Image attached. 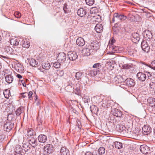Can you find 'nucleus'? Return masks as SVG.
<instances>
[{"mask_svg": "<svg viewBox=\"0 0 155 155\" xmlns=\"http://www.w3.org/2000/svg\"><path fill=\"white\" fill-rule=\"evenodd\" d=\"M96 9V8H92L91 9L90 11L91 12H92V13H93V11L94 10Z\"/></svg>", "mask_w": 155, "mask_h": 155, "instance_id": "bf43d9fd", "label": "nucleus"}, {"mask_svg": "<svg viewBox=\"0 0 155 155\" xmlns=\"http://www.w3.org/2000/svg\"><path fill=\"white\" fill-rule=\"evenodd\" d=\"M30 64L32 66L35 67L38 66V62L37 60L32 58L30 60Z\"/></svg>", "mask_w": 155, "mask_h": 155, "instance_id": "4be33fe9", "label": "nucleus"}, {"mask_svg": "<svg viewBox=\"0 0 155 155\" xmlns=\"http://www.w3.org/2000/svg\"><path fill=\"white\" fill-rule=\"evenodd\" d=\"M92 49L93 52L97 51L99 48V45L98 43L96 41H93L91 43L90 45H88Z\"/></svg>", "mask_w": 155, "mask_h": 155, "instance_id": "f257e3e1", "label": "nucleus"}, {"mask_svg": "<svg viewBox=\"0 0 155 155\" xmlns=\"http://www.w3.org/2000/svg\"><path fill=\"white\" fill-rule=\"evenodd\" d=\"M61 155H69V150L65 147H62L60 151Z\"/></svg>", "mask_w": 155, "mask_h": 155, "instance_id": "4468645a", "label": "nucleus"}, {"mask_svg": "<svg viewBox=\"0 0 155 155\" xmlns=\"http://www.w3.org/2000/svg\"><path fill=\"white\" fill-rule=\"evenodd\" d=\"M116 128L118 129V131L119 132H123L124 133H125V130L126 129V127L122 125H118L117 126Z\"/></svg>", "mask_w": 155, "mask_h": 155, "instance_id": "a878e982", "label": "nucleus"}, {"mask_svg": "<svg viewBox=\"0 0 155 155\" xmlns=\"http://www.w3.org/2000/svg\"><path fill=\"white\" fill-rule=\"evenodd\" d=\"M103 27L102 25L100 24L96 25L95 27V29L96 32L98 33H100L102 31Z\"/></svg>", "mask_w": 155, "mask_h": 155, "instance_id": "dca6fc26", "label": "nucleus"}, {"mask_svg": "<svg viewBox=\"0 0 155 155\" xmlns=\"http://www.w3.org/2000/svg\"><path fill=\"white\" fill-rule=\"evenodd\" d=\"M137 77L139 81L142 82L144 81L146 78V74L140 72L137 73Z\"/></svg>", "mask_w": 155, "mask_h": 155, "instance_id": "9d476101", "label": "nucleus"}, {"mask_svg": "<svg viewBox=\"0 0 155 155\" xmlns=\"http://www.w3.org/2000/svg\"><path fill=\"white\" fill-rule=\"evenodd\" d=\"M30 45V43L28 41L26 40H23L22 46L23 47L28 48H29Z\"/></svg>", "mask_w": 155, "mask_h": 155, "instance_id": "2f4dec72", "label": "nucleus"}, {"mask_svg": "<svg viewBox=\"0 0 155 155\" xmlns=\"http://www.w3.org/2000/svg\"><path fill=\"white\" fill-rule=\"evenodd\" d=\"M100 66V64L99 63H97L94 64L93 65V68H99Z\"/></svg>", "mask_w": 155, "mask_h": 155, "instance_id": "603ef678", "label": "nucleus"}, {"mask_svg": "<svg viewBox=\"0 0 155 155\" xmlns=\"http://www.w3.org/2000/svg\"><path fill=\"white\" fill-rule=\"evenodd\" d=\"M35 97L36 98V99H37V96Z\"/></svg>", "mask_w": 155, "mask_h": 155, "instance_id": "774afa93", "label": "nucleus"}, {"mask_svg": "<svg viewBox=\"0 0 155 155\" xmlns=\"http://www.w3.org/2000/svg\"><path fill=\"white\" fill-rule=\"evenodd\" d=\"M126 83L127 85L129 87L133 86L134 84V80L131 78H127L126 81Z\"/></svg>", "mask_w": 155, "mask_h": 155, "instance_id": "a211bd4d", "label": "nucleus"}, {"mask_svg": "<svg viewBox=\"0 0 155 155\" xmlns=\"http://www.w3.org/2000/svg\"><path fill=\"white\" fill-rule=\"evenodd\" d=\"M120 14L118 13H115L113 15V17L112 20V23H114L115 20H117L119 19Z\"/></svg>", "mask_w": 155, "mask_h": 155, "instance_id": "7c9ffc66", "label": "nucleus"}, {"mask_svg": "<svg viewBox=\"0 0 155 155\" xmlns=\"http://www.w3.org/2000/svg\"><path fill=\"white\" fill-rule=\"evenodd\" d=\"M2 40V37L1 36V35H0V41H1Z\"/></svg>", "mask_w": 155, "mask_h": 155, "instance_id": "338daca9", "label": "nucleus"}, {"mask_svg": "<svg viewBox=\"0 0 155 155\" xmlns=\"http://www.w3.org/2000/svg\"><path fill=\"white\" fill-rule=\"evenodd\" d=\"M114 145L115 147L117 149H120L122 147V143L118 142L116 141L114 142Z\"/></svg>", "mask_w": 155, "mask_h": 155, "instance_id": "72a5a7b5", "label": "nucleus"}, {"mask_svg": "<svg viewBox=\"0 0 155 155\" xmlns=\"http://www.w3.org/2000/svg\"><path fill=\"white\" fill-rule=\"evenodd\" d=\"M38 140L40 142L45 143L47 140V137L44 135H40L38 137Z\"/></svg>", "mask_w": 155, "mask_h": 155, "instance_id": "412c9836", "label": "nucleus"}, {"mask_svg": "<svg viewBox=\"0 0 155 155\" xmlns=\"http://www.w3.org/2000/svg\"><path fill=\"white\" fill-rule=\"evenodd\" d=\"M14 15L17 18H19L21 16V13L18 12H15L14 13Z\"/></svg>", "mask_w": 155, "mask_h": 155, "instance_id": "37998d69", "label": "nucleus"}, {"mask_svg": "<svg viewBox=\"0 0 155 155\" xmlns=\"http://www.w3.org/2000/svg\"><path fill=\"white\" fill-rule=\"evenodd\" d=\"M33 147H35L37 145V140L33 137H31L29 140L28 143Z\"/></svg>", "mask_w": 155, "mask_h": 155, "instance_id": "5701e85b", "label": "nucleus"}, {"mask_svg": "<svg viewBox=\"0 0 155 155\" xmlns=\"http://www.w3.org/2000/svg\"><path fill=\"white\" fill-rule=\"evenodd\" d=\"M78 15L81 17H84L87 14L86 10L83 8H80L77 12Z\"/></svg>", "mask_w": 155, "mask_h": 155, "instance_id": "9b49d317", "label": "nucleus"}, {"mask_svg": "<svg viewBox=\"0 0 155 155\" xmlns=\"http://www.w3.org/2000/svg\"><path fill=\"white\" fill-rule=\"evenodd\" d=\"M75 90L76 91L75 92V94L78 95H79L81 93V91L80 89L78 87H77L76 88Z\"/></svg>", "mask_w": 155, "mask_h": 155, "instance_id": "8fccbe9b", "label": "nucleus"}, {"mask_svg": "<svg viewBox=\"0 0 155 155\" xmlns=\"http://www.w3.org/2000/svg\"><path fill=\"white\" fill-rule=\"evenodd\" d=\"M63 10H64L65 13H68V11L67 10V8L66 6H64L63 8Z\"/></svg>", "mask_w": 155, "mask_h": 155, "instance_id": "5fc2aeb1", "label": "nucleus"}, {"mask_svg": "<svg viewBox=\"0 0 155 155\" xmlns=\"http://www.w3.org/2000/svg\"><path fill=\"white\" fill-rule=\"evenodd\" d=\"M54 147L52 145L47 144L44 147V150L47 153H50L54 151Z\"/></svg>", "mask_w": 155, "mask_h": 155, "instance_id": "39448f33", "label": "nucleus"}, {"mask_svg": "<svg viewBox=\"0 0 155 155\" xmlns=\"http://www.w3.org/2000/svg\"><path fill=\"white\" fill-rule=\"evenodd\" d=\"M127 17L124 15L120 14L119 20L120 21H124L127 18Z\"/></svg>", "mask_w": 155, "mask_h": 155, "instance_id": "c03bdc74", "label": "nucleus"}, {"mask_svg": "<svg viewBox=\"0 0 155 155\" xmlns=\"http://www.w3.org/2000/svg\"><path fill=\"white\" fill-rule=\"evenodd\" d=\"M148 74L147 75L148 78L149 79H150V77L151 76V75L150 73L148 72Z\"/></svg>", "mask_w": 155, "mask_h": 155, "instance_id": "052dcab7", "label": "nucleus"}, {"mask_svg": "<svg viewBox=\"0 0 155 155\" xmlns=\"http://www.w3.org/2000/svg\"><path fill=\"white\" fill-rule=\"evenodd\" d=\"M27 94H28L27 93H23L22 96L23 97V98H25L26 97V95Z\"/></svg>", "mask_w": 155, "mask_h": 155, "instance_id": "13d9d810", "label": "nucleus"}, {"mask_svg": "<svg viewBox=\"0 0 155 155\" xmlns=\"http://www.w3.org/2000/svg\"><path fill=\"white\" fill-rule=\"evenodd\" d=\"M50 64L48 62H44L42 64V68L46 70H48L51 67Z\"/></svg>", "mask_w": 155, "mask_h": 155, "instance_id": "6ab92c4d", "label": "nucleus"}, {"mask_svg": "<svg viewBox=\"0 0 155 155\" xmlns=\"http://www.w3.org/2000/svg\"><path fill=\"white\" fill-rule=\"evenodd\" d=\"M130 55H134V54H135V53L134 52V51L132 52L131 51H130Z\"/></svg>", "mask_w": 155, "mask_h": 155, "instance_id": "680f3d73", "label": "nucleus"}, {"mask_svg": "<svg viewBox=\"0 0 155 155\" xmlns=\"http://www.w3.org/2000/svg\"><path fill=\"white\" fill-rule=\"evenodd\" d=\"M131 67V66L128 64H125L123 65L122 66L123 68L125 69H130Z\"/></svg>", "mask_w": 155, "mask_h": 155, "instance_id": "49530a36", "label": "nucleus"}, {"mask_svg": "<svg viewBox=\"0 0 155 155\" xmlns=\"http://www.w3.org/2000/svg\"><path fill=\"white\" fill-rule=\"evenodd\" d=\"M63 0H56V1L58 2H61L63 1Z\"/></svg>", "mask_w": 155, "mask_h": 155, "instance_id": "e2e57ef3", "label": "nucleus"}, {"mask_svg": "<svg viewBox=\"0 0 155 155\" xmlns=\"http://www.w3.org/2000/svg\"><path fill=\"white\" fill-rule=\"evenodd\" d=\"M98 152L100 155L104 154L105 152V148L103 147H101L99 148Z\"/></svg>", "mask_w": 155, "mask_h": 155, "instance_id": "4c0bfd02", "label": "nucleus"}, {"mask_svg": "<svg viewBox=\"0 0 155 155\" xmlns=\"http://www.w3.org/2000/svg\"><path fill=\"white\" fill-rule=\"evenodd\" d=\"M86 4L89 6H91L94 2V0H85Z\"/></svg>", "mask_w": 155, "mask_h": 155, "instance_id": "ea45409f", "label": "nucleus"}, {"mask_svg": "<svg viewBox=\"0 0 155 155\" xmlns=\"http://www.w3.org/2000/svg\"><path fill=\"white\" fill-rule=\"evenodd\" d=\"M29 144L28 143H23V148L25 152H27L30 150Z\"/></svg>", "mask_w": 155, "mask_h": 155, "instance_id": "c85d7f7f", "label": "nucleus"}, {"mask_svg": "<svg viewBox=\"0 0 155 155\" xmlns=\"http://www.w3.org/2000/svg\"><path fill=\"white\" fill-rule=\"evenodd\" d=\"M10 43L12 45L15 46L18 45L19 43L18 40L15 37H13L11 38Z\"/></svg>", "mask_w": 155, "mask_h": 155, "instance_id": "aec40b11", "label": "nucleus"}, {"mask_svg": "<svg viewBox=\"0 0 155 155\" xmlns=\"http://www.w3.org/2000/svg\"><path fill=\"white\" fill-rule=\"evenodd\" d=\"M149 86L151 88L154 89L155 88V83L153 82H151L149 84Z\"/></svg>", "mask_w": 155, "mask_h": 155, "instance_id": "09e8293b", "label": "nucleus"}, {"mask_svg": "<svg viewBox=\"0 0 155 155\" xmlns=\"http://www.w3.org/2000/svg\"><path fill=\"white\" fill-rule=\"evenodd\" d=\"M66 58V54L64 53H60L57 57L58 61L60 63L64 62L65 61Z\"/></svg>", "mask_w": 155, "mask_h": 155, "instance_id": "7ed1b4c3", "label": "nucleus"}, {"mask_svg": "<svg viewBox=\"0 0 155 155\" xmlns=\"http://www.w3.org/2000/svg\"><path fill=\"white\" fill-rule=\"evenodd\" d=\"M82 75V73H80V72H79L76 73L75 76L76 78L78 80L80 79L81 78Z\"/></svg>", "mask_w": 155, "mask_h": 155, "instance_id": "a19ab883", "label": "nucleus"}, {"mask_svg": "<svg viewBox=\"0 0 155 155\" xmlns=\"http://www.w3.org/2000/svg\"><path fill=\"white\" fill-rule=\"evenodd\" d=\"M68 56L69 59L71 60H74L78 57L76 53L74 51H70L68 52Z\"/></svg>", "mask_w": 155, "mask_h": 155, "instance_id": "6e6552de", "label": "nucleus"}, {"mask_svg": "<svg viewBox=\"0 0 155 155\" xmlns=\"http://www.w3.org/2000/svg\"><path fill=\"white\" fill-rule=\"evenodd\" d=\"M14 124L9 122L5 123L4 126V129L7 132L9 131L13 127Z\"/></svg>", "mask_w": 155, "mask_h": 155, "instance_id": "423d86ee", "label": "nucleus"}, {"mask_svg": "<svg viewBox=\"0 0 155 155\" xmlns=\"http://www.w3.org/2000/svg\"><path fill=\"white\" fill-rule=\"evenodd\" d=\"M126 129L125 130V133H127L128 134H131L132 130V127L131 126L129 127L127 126L126 127Z\"/></svg>", "mask_w": 155, "mask_h": 155, "instance_id": "f704fd0d", "label": "nucleus"}, {"mask_svg": "<svg viewBox=\"0 0 155 155\" xmlns=\"http://www.w3.org/2000/svg\"><path fill=\"white\" fill-rule=\"evenodd\" d=\"M133 40L135 41L136 40V42H138L140 39L139 35L137 33H134L132 35Z\"/></svg>", "mask_w": 155, "mask_h": 155, "instance_id": "cd10ccee", "label": "nucleus"}, {"mask_svg": "<svg viewBox=\"0 0 155 155\" xmlns=\"http://www.w3.org/2000/svg\"><path fill=\"white\" fill-rule=\"evenodd\" d=\"M76 43L79 46H82L85 44V41L83 38L79 37L77 39Z\"/></svg>", "mask_w": 155, "mask_h": 155, "instance_id": "ddd939ff", "label": "nucleus"}, {"mask_svg": "<svg viewBox=\"0 0 155 155\" xmlns=\"http://www.w3.org/2000/svg\"><path fill=\"white\" fill-rule=\"evenodd\" d=\"M146 65L151 68L155 70V60L151 62L150 64H147Z\"/></svg>", "mask_w": 155, "mask_h": 155, "instance_id": "e433bc0d", "label": "nucleus"}, {"mask_svg": "<svg viewBox=\"0 0 155 155\" xmlns=\"http://www.w3.org/2000/svg\"><path fill=\"white\" fill-rule=\"evenodd\" d=\"M85 155H93L92 153H91L90 152H86L85 153Z\"/></svg>", "mask_w": 155, "mask_h": 155, "instance_id": "6e6d98bb", "label": "nucleus"}, {"mask_svg": "<svg viewBox=\"0 0 155 155\" xmlns=\"http://www.w3.org/2000/svg\"><path fill=\"white\" fill-rule=\"evenodd\" d=\"M57 74L59 76L61 77L64 75V72L62 70L59 71L58 72Z\"/></svg>", "mask_w": 155, "mask_h": 155, "instance_id": "de8ad7c7", "label": "nucleus"}, {"mask_svg": "<svg viewBox=\"0 0 155 155\" xmlns=\"http://www.w3.org/2000/svg\"><path fill=\"white\" fill-rule=\"evenodd\" d=\"M60 64L58 62H56L53 63V66L56 68H58L60 67Z\"/></svg>", "mask_w": 155, "mask_h": 155, "instance_id": "a18cd8bd", "label": "nucleus"}, {"mask_svg": "<svg viewBox=\"0 0 155 155\" xmlns=\"http://www.w3.org/2000/svg\"><path fill=\"white\" fill-rule=\"evenodd\" d=\"M15 68L16 71L19 72H23L24 70V67L23 66L19 63H17L15 64Z\"/></svg>", "mask_w": 155, "mask_h": 155, "instance_id": "1a4fd4ad", "label": "nucleus"}, {"mask_svg": "<svg viewBox=\"0 0 155 155\" xmlns=\"http://www.w3.org/2000/svg\"><path fill=\"white\" fill-rule=\"evenodd\" d=\"M113 114V115L117 117H121L122 115V113L121 111L117 109H114L112 110Z\"/></svg>", "mask_w": 155, "mask_h": 155, "instance_id": "f8f14e48", "label": "nucleus"}, {"mask_svg": "<svg viewBox=\"0 0 155 155\" xmlns=\"http://www.w3.org/2000/svg\"><path fill=\"white\" fill-rule=\"evenodd\" d=\"M114 80L116 83H121L124 81L123 78L120 76H118L114 78Z\"/></svg>", "mask_w": 155, "mask_h": 155, "instance_id": "bb28decb", "label": "nucleus"}, {"mask_svg": "<svg viewBox=\"0 0 155 155\" xmlns=\"http://www.w3.org/2000/svg\"><path fill=\"white\" fill-rule=\"evenodd\" d=\"M5 80L8 83H11L13 80V77L10 74L6 75L5 78Z\"/></svg>", "mask_w": 155, "mask_h": 155, "instance_id": "b1692460", "label": "nucleus"}, {"mask_svg": "<svg viewBox=\"0 0 155 155\" xmlns=\"http://www.w3.org/2000/svg\"><path fill=\"white\" fill-rule=\"evenodd\" d=\"M115 42V40L114 38L112 39L109 42V44L112 45L113 43H114Z\"/></svg>", "mask_w": 155, "mask_h": 155, "instance_id": "864d4df0", "label": "nucleus"}, {"mask_svg": "<svg viewBox=\"0 0 155 155\" xmlns=\"http://www.w3.org/2000/svg\"><path fill=\"white\" fill-rule=\"evenodd\" d=\"M3 94L5 98H8L10 95V90L8 89L5 90L4 91Z\"/></svg>", "mask_w": 155, "mask_h": 155, "instance_id": "473e14b6", "label": "nucleus"}, {"mask_svg": "<svg viewBox=\"0 0 155 155\" xmlns=\"http://www.w3.org/2000/svg\"><path fill=\"white\" fill-rule=\"evenodd\" d=\"M149 105L152 107H155V99L152 97H150L147 100Z\"/></svg>", "mask_w": 155, "mask_h": 155, "instance_id": "f3484780", "label": "nucleus"}, {"mask_svg": "<svg viewBox=\"0 0 155 155\" xmlns=\"http://www.w3.org/2000/svg\"><path fill=\"white\" fill-rule=\"evenodd\" d=\"M16 77L19 79L21 78H22V76L19 74H17L16 75Z\"/></svg>", "mask_w": 155, "mask_h": 155, "instance_id": "4d7b16f0", "label": "nucleus"}, {"mask_svg": "<svg viewBox=\"0 0 155 155\" xmlns=\"http://www.w3.org/2000/svg\"><path fill=\"white\" fill-rule=\"evenodd\" d=\"M88 45H86L82 50V52L84 56H88L93 52L92 49H91Z\"/></svg>", "mask_w": 155, "mask_h": 155, "instance_id": "f03ea898", "label": "nucleus"}, {"mask_svg": "<svg viewBox=\"0 0 155 155\" xmlns=\"http://www.w3.org/2000/svg\"><path fill=\"white\" fill-rule=\"evenodd\" d=\"M7 48L8 50H10V49H11V48L9 47H7Z\"/></svg>", "mask_w": 155, "mask_h": 155, "instance_id": "69168bd1", "label": "nucleus"}, {"mask_svg": "<svg viewBox=\"0 0 155 155\" xmlns=\"http://www.w3.org/2000/svg\"><path fill=\"white\" fill-rule=\"evenodd\" d=\"M141 46L142 49L146 53H148L150 51V47L147 42L145 41H143L141 44Z\"/></svg>", "mask_w": 155, "mask_h": 155, "instance_id": "20e7f679", "label": "nucleus"}, {"mask_svg": "<svg viewBox=\"0 0 155 155\" xmlns=\"http://www.w3.org/2000/svg\"><path fill=\"white\" fill-rule=\"evenodd\" d=\"M22 111L21 108L19 107L16 111L15 113L17 115L19 116L21 113Z\"/></svg>", "mask_w": 155, "mask_h": 155, "instance_id": "79ce46f5", "label": "nucleus"}, {"mask_svg": "<svg viewBox=\"0 0 155 155\" xmlns=\"http://www.w3.org/2000/svg\"><path fill=\"white\" fill-rule=\"evenodd\" d=\"M151 130L150 126L148 124L145 125L142 128V132L145 135L149 134Z\"/></svg>", "mask_w": 155, "mask_h": 155, "instance_id": "0eeeda50", "label": "nucleus"}, {"mask_svg": "<svg viewBox=\"0 0 155 155\" xmlns=\"http://www.w3.org/2000/svg\"><path fill=\"white\" fill-rule=\"evenodd\" d=\"M148 147L146 146L142 145L140 146V150L143 153L146 154L147 153Z\"/></svg>", "mask_w": 155, "mask_h": 155, "instance_id": "393cba45", "label": "nucleus"}, {"mask_svg": "<svg viewBox=\"0 0 155 155\" xmlns=\"http://www.w3.org/2000/svg\"><path fill=\"white\" fill-rule=\"evenodd\" d=\"M33 130L31 128H29L27 131V134L28 136H31L33 134Z\"/></svg>", "mask_w": 155, "mask_h": 155, "instance_id": "58836bf2", "label": "nucleus"}, {"mask_svg": "<svg viewBox=\"0 0 155 155\" xmlns=\"http://www.w3.org/2000/svg\"><path fill=\"white\" fill-rule=\"evenodd\" d=\"M21 149L20 146H18L17 147H16L15 150V155H21Z\"/></svg>", "mask_w": 155, "mask_h": 155, "instance_id": "c756f323", "label": "nucleus"}, {"mask_svg": "<svg viewBox=\"0 0 155 155\" xmlns=\"http://www.w3.org/2000/svg\"><path fill=\"white\" fill-rule=\"evenodd\" d=\"M144 37L147 39L152 38V35L151 32L149 30H145L143 33Z\"/></svg>", "mask_w": 155, "mask_h": 155, "instance_id": "2eb2a0df", "label": "nucleus"}, {"mask_svg": "<svg viewBox=\"0 0 155 155\" xmlns=\"http://www.w3.org/2000/svg\"><path fill=\"white\" fill-rule=\"evenodd\" d=\"M33 94V93L32 91H30L28 92V98L30 100H31L32 98V96Z\"/></svg>", "mask_w": 155, "mask_h": 155, "instance_id": "3c124183", "label": "nucleus"}, {"mask_svg": "<svg viewBox=\"0 0 155 155\" xmlns=\"http://www.w3.org/2000/svg\"><path fill=\"white\" fill-rule=\"evenodd\" d=\"M98 70L97 69H93L90 71V74L92 76H94L96 75L98 72Z\"/></svg>", "mask_w": 155, "mask_h": 155, "instance_id": "c9c22d12", "label": "nucleus"}, {"mask_svg": "<svg viewBox=\"0 0 155 155\" xmlns=\"http://www.w3.org/2000/svg\"><path fill=\"white\" fill-rule=\"evenodd\" d=\"M23 84V86L24 87H26V84H25V83H24V84Z\"/></svg>", "mask_w": 155, "mask_h": 155, "instance_id": "0e129e2a", "label": "nucleus"}]
</instances>
